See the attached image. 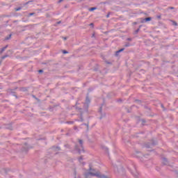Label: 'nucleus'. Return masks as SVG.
<instances>
[{"label":"nucleus","mask_w":178,"mask_h":178,"mask_svg":"<svg viewBox=\"0 0 178 178\" xmlns=\"http://www.w3.org/2000/svg\"><path fill=\"white\" fill-rule=\"evenodd\" d=\"M79 143H80V148L77 149L78 152H81V151H83V140H79Z\"/></svg>","instance_id":"obj_1"},{"label":"nucleus","mask_w":178,"mask_h":178,"mask_svg":"<svg viewBox=\"0 0 178 178\" xmlns=\"http://www.w3.org/2000/svg\"><path fill=\"white\" fill-rule=\"evenodd\" d=\"M145 22H149V21H151L152 20V18L151 17H147V18H145Z\"/></svg>","instance_id":"obj_2"},{"label":"nucleus","mask_w":178,"mask_h":178,"mask_svg":"<svg viewBox=\"0 0 178 178\" xmlns=\"http://www.w3.org/2000/svg\"><path fill=\"white\" fill-rule=\"evenodd\" d=\"M96 9H97L96 8H91L89 9V10H90V12H92V11H93V10H96Z\"/></svg>","instance_id":"obj_3"},{"label":"nucleus","mask_w":178,"mask_h":178,"mask_svg":"<svg viewBox=\"0 0 178 178\" xmlns=\"http://www.w3.org/2000/svg\"><path fill=\"white\" fill-rule=\"evenodd\" d=\"M123 51H124V49H120L119 51H118L117 53L122 52Z\"/></svg>","instance_id":"obj_4"},{"label":"nucleus","mask_w":178,"mask_h":178,"mask_svg":"<svg viewBox=\"0 0 178 178\" xmlns=\"http://www.w3.org/2000/svg\"><path fill=\"white\" fill-rule=\"evenodd\" d=\"M173 24L174 26H177V23H176L175 22H173Z\"/></svg>","instance_id":"obj_5"},{"label":"nucleus","mask_w":178,"mask_h":178,"mask_svg":"<svg viewBox=\"0 0 178 178\" xmlns=\"http://www.w3.org/2000/svg\"><path fill=\"white\" fill-rule=\"evenodd\" d=\"M63 54H67V51L64 50V51H63Z\"/></svg>","instance_id":"obj_6"},{"label":"nucleus","mask_w":178,"mask_h":178,"mask_svg":"<svg viewBox=\"0 0 178 178\" xmlns=\"http://www.w3.org/2000/svg\"><path fill=\"white\" fill-rule=\"evenodd\" d=\"M38 72H39L40 73H41V72H42L43 71H42V70H40Z\"/></svg>","instance_id":"obj_7"},{"label":"nucleus","mask_w":178,"mask_h":178,"mask_svg":"<svg viewBox=\"0 0 178 178\" xmlns=\"http://www.w3.org/2000/svg\"><path fill=\"white\" fill-rule=\"evenodd\" d=\"M110 17V15L108 14V15H106V17L108 18V17Z\"/></svg>","instance_id":"obj_8"},{"label":"nucleus","mask_w":178,"mask_h":178,"mask_svg":"<svg viewBox=\"0 0 178 178\" xmlns=\"http://www.w3.org/2000/svg\"><path fill=\"white\" fill-rule=\"evenodd\" d=\"M33 13H30V16H33Z\"/></svg>","instance_id":"obj_9"},{"label":"nucleus","mask_w":178,"mask_h":178,"mask_svg":"<svg viewBox=\"0 0 178 178\" xmlns=\"http://www.w3.org/2000/svg\"><path fill=\"white\" fill-rule=\"evenodd\" d=\"M5 49H6V47H4V48L2 49V51H4Z\"/></svg>","instance_id":"obj_10"},{"label":"nucleus","mask_w":178,"mask_h":178,"mask_svg":"<svg viewBox=\"0 0 178 178\" xmlns=\"http://www.w3.org/2000/svg\"><path fill=\"white\" fill-rule=\"evenodd\" d=\"M64 38V40H67V38Z\"/></svg>","instance_id":"obj_11"},{"label":"nucleus","mask_w":178,"mask_h":178,"mask_svg":"<svg viewBox=\"0 0 178 178\" xmlns=\"http://www.w3.org/2000/svg\"><path fill=\"white\" fill-rule=\"evenodd\" d=\"M81 160H82V158H80V159H79V161H81Z\"/></svg>","instance_id":"obj_12"},{"label":"nucleus","mask_w":178,"mask_h":178,"mask_svg":"<svg viewBox=\"0 0 178 178\" xmlns=\"http://www.w3.org/2000/svg\"><path fill=\"white\" fill-rule=\"evenodd\" d=\"M63 0H60L59 2H62Z\"/></svg>","instance_id":"obj_13"},{"label":"nucleus","mask_w":178,"mask_h":178,"mask_svg":"<svg viewBox=\"0 0 178 178\" xmlns=\"http://www.w3.org/2000/svg\"><path fill=\"white\" fill-rule=\"evenodd\" d=\"M20 9H17V11L19 10Z\"/></svg>","instance_id":"obj_14"},{"label":"nucleus","mask_w":178,"mask_h":178,"mask_svg":"<svg viewBox=\"0 0 178 178\" xmlns=\"http://www.w3.org/2000/svg\"><path fill=\"white\" fill-rule=\"evenodd\" d=\"M90 26H92V24H90Z\"/></svg>","instance_id":"obj_15"},{"label":"nucleus","mask_w":178,"mask_h":178,"mask_svg":"<svg viewBox=\"0 0 178 178\" xmlns=\"http://www.w3.org/2000/svg\"><path fill=\"white\" fill-rule=\"evenodd\" d=\"M173 8H172V7L171 8V9H173Z\"/></svg>","instance_id":"obj_16"}]
</instances>
